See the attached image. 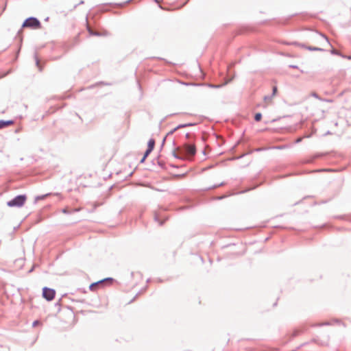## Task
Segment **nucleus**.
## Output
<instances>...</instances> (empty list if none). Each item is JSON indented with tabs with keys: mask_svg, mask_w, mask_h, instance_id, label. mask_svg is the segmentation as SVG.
I'll list each match as a JSON object with an SVG mask.
<instances>
[{
	"mask_svg": "<svg viewBox=\"0 0 351 351\" xmlns=\"http://www.w3.org/2000/svg\"><path fill=\"white\" fill-rule=\"evenodd\" d=\"M27 196L25 195H19L12 199L7 202V205L9 207H22L25 203Z\"/></svg>",
	"mask_w": 351,
	"mask_h": 351,
	"instance_id": "1",
	"label": "nucleus"
},
{
	"mask_svg": "<svg viewBox=\"0 0 351 351\" xmlns=\"http://www.w3.org/2000/svg\"><path fill=\"white\" fill-rule=\"evenodd\" d=\"M40 26V23L38 19L35 17H29L23 23V27L37 28Z\"/></svg>",
	"mask_w": 351,
	"mask_h": 351,
	"instance_id": "2",
	"label": "nucleus"
},
{
	"mask_svg": "<svg viewBox=\"0 0 351 351\" xmlns=\"http://www.w3.org/2000/svg\"><path fill=\"white\" fill-rule=\"evenodd\" d=\"M182 152L186 156H193L196 153V148L194 145L184 144Z\"/></svg>",
	"mask_w": 351,
	"mask_h": 351,
	"instance_id": "3",
	"label": "nucleus"
},
{
	"mask_svg": "<svg viewBox=\"0 0 351 351\" xmlns=\"http://www.w3.org/2000/svg\"><path fill=\"white\" fill-rule=\"evenodd\" d=\"M55 291L53 289L44 287L43 289V296L48 301L52 300L55 297Z\"/></svg>",
	"mask_w": 351,
	"mask_h": 351,
	"instance_id": "4",
	"label": "nucleus"
},
{
	"mask_svg": "<svg viewBox=\"0 0 351 351\" xmlns=\"http://www.w3.org/2000/svg\"><path fill=\"white\" fill-rule=\"evenodd\" d=\"M294 45L300 46L302 48L307 49L309 51H324V49L322 48L317 47H311V46L307 47L304 44L294 43Z\"/></svg>",
	"mask_w": 351,
	"mask_h": 351,
	"instance_id": "5",
	"label": "nucleus"
},
{
	"mask_svg": "<svg viewBox=\"0 0 351 351\" xmlns=\"http://www.w3.org/2000/svg\"><path fill=\"white\" fill-rule=\"evenodd\" d=\"M195 125L194 123H185V124H180V125H178L176 128H175L173 130H172L170 132H169L167 133V136L173 134L178 129L184 128L189 127V126H192V125Z\"/></svg>",
	"mask_w": 351,
	"mask_h": 351,
	"instance_id": "6",
	"label": "nucleus"
},
{
	"mask_svg": "<svg viewBox=\"0 0 351 351\" xmlns=\"http://www.w3.org/2000/svg\"><path fill=\"white\" fill-rule=\"evenodd\" d=\"M13 123H14V121L12 120H8V121L0 120V129L6 128L9 125H12Z\"/></svg>",
	"mask_w": 351,
	"mask_h": 351,
	"instance_id": "7",
	"label": "nucleus"
},
{
	"mask_svg": "<svg viewBox=\"0 0 351 351\" xmlns=\"http://www.w3.org/2000/svg\"><path fill=\"white\" fill-rule=\"evenodd\" d=\"M155 145V141L153 138H150L147 143V149L149 152H152Z\"/></svg>",
	"mask_w": 351,
	"mask_h": 351,
	"instance_id": "8",
	"label": "nucleus"
},
{
	"mask_svg": "<svg viewBox=\"0 0 351 351\" xmlns=\"http://www.w3.org/2000/svg\"><path fill=\"white\" fill-rule=\"evenodd\" d=\"M112 280V278H106L103 280H100L99 282H95V283H93L90 285L89 287V289L91 290V291H93L94 290V288L95 287H97L99 284H101L103 282L106 281V280Z\"/></svg>",
	"mask_w": 351,
	"mask_h": 351,
	"instance_id": "9",
	"label": "nucleus"
},
{
	"mask_svg": "<svg viewBox=\"0 0 351 351\" xmlns=\"http://www.w3.org/2000/svg\"><path fill=\"white\" fill-rule=\"evenodd\" d=\"M311 96H312V97H315V98H316V99H319V100H320V101H327V102H332V100H330V99H324L321 98V97H319V96L316 93H315V92H313V93H311Z\"/></svg>",
	"mask_w": 351,
	"mask_h": 351,
	"instance_id": "10",
	"label": "nucleus"
},
{
	"mask_svg": "<svg viewBox=\"0 0 351 351\" xmlns=\"http://www.w3.org/2000/svg\"><path fill=\"white\" fill-rule=\"evenodd\" d=\"M49 195H50V193H47V194H45V195H38V196H36L35 197V202H37L39 200H42V199H45L47 197H48Z\"/></svg>",
	"mask_w": 351,
	"mask_h": 351,
	"instance_id": "11",
	"label": "nucleus"
},
{
	"mask_svg": "<svg viewBox=\"0 0 351 351\" xmlns=\"http://www.w3.org/2000/svg\"><path fill=\"white\" fill-rule=\"evenodd\" d=\"M261 118H262V114L260 112L256 113L254 116V119L256 121H260L261 120Z\"/></svg>",
	"mask_w": 351,
	"mask_h": 351,
	"instance_id": "12",
	"label": "nucleus"
},
{
	"mask_svg": "<svg viewBox=\"0 0 351 351\" xmlns=\"http://www.w3.org/2000/svg\"><path fill=\"white\" fill-rule=\"evenodd\" d=\"M272 97H273L272 95H271V96H269V95L265 96L264 97V101L265 102H271V99H272Z\"/></svg>",
	"mask_w": 351,
	"mask_h": 351,
	"instance_id": "13",
	"label": "nucleus"
},
{
	"mask_svg": "<svg viewBox=\"0 0 351 351\" xmlns=\"http://www.w3.org/2000/svg\"><path fill=\"white\" fill-rule=\"evenodd\" d=\"M330 52L333 55H337V56H341V53L339 51H337V49H333L331 50Z\"/></svg>",
	"mask_w": 351,
	"mask_h": 351,
	"instance_id": "14",
	"label": "nucleus"
},
{
	"mask_svg": "<svg viewBox=\"0 0 351 351\" xmlns=\"http://www.w3.org/2000/svg\"><path fill=\"white\" fill-rule=\"evenodd\" d=\"M277 86H274L272 89V96L274 97L277 93Z\"/></svg>",
	"mask_w": 351,
	"mask_h": 351,
	"instance_id": "15",
	"label": "nucleus"
},
{
	"mask_svg": "<svg viewBox=\"0 0 351 351\" xmlns=\"http://www.w3.org/2000/svg\"><path fill=\"white\" fill-rule=\"evenodd\" d=\"M224 185V182H221L220 184H217V185H214L213 187H210V189H215L218 186H223Z\"/></svg>",
	"mask_w": 351,
	"mask_h": 351,
	"instance_id": "16",
	"label": "nucleus"
},
{
	"mask_svg": "<svg viewBox=\"0 0 351 351\" xmlns=\"http://www.w3.org/2000/svg\"><path fill=\"white\" fill-rule=\"evenodd\" d=\"M151 152H149V150H148V149H147V150L145 151V154H144V156H144V158H146L148 156V155H149Z\"/></svg>",
	"mask_w": 351,
	"mask_h": 351,
	"instance_id": "17",
	"label": "nucleus"
},
{
	"mask_svg": "<svg viewBox=\"0 0 351 351\" xmlns=\"http://www.w3.org/2000/svg\"><path fill=\"white\" fill-rule=\"evenodd\" d=\"M62 211L64 214H69V213H71V212L66 208H63Z\"/></svg>",
	"mask_w": 351,
	"mask_h": 351,
	"instance_id": "18",
	"label": "nucleus"
},
{
	"mask_svg": "<svg viewBox=\"0 0 351 351\" xmlns=\"http://www.w3.org/2000/svg\"><path fill=\"white\" fill-rule=\"evenodd\" d=\"M39 323H40V322H39V321L36 320V321H34V322H33L32 326H33L34 327H35V326H36L38 324H39Z\"/></svg>",
	"mask_w": 351,
	"mask_h": 351,
	"instance_id": "19",
	"label": "nucleus"
},
{
	"mask_svg": "<svg viewBox=\"0 0 351 351\" xmlns=\"http://www.w3.org/2000/svg\"><path fill=\"white\" fill-rule=\"evenodd\" d=\"M341 57L347 58L348 60H351V56H343V55L341 54Z\"/></svg>",
	"mask_w": 351,
	"mask_h": 351,
	"instance_id": "20",
	"label": "nucleus"
},
{
	"mask_svg": "<svg viewBox=\"0 0 351 351\" xmlns=\"http://www.w3.org/2000/svg\"><path fill=\"white\" fill-rule=\"evenodd\" d=\"M322 36L326 40V41L329 43L328 38L326 36H325L324 35H322Z\"/></svg>",
	"mask_w": 351,
	"mask_h": 351,
	"instance_id": "21",
	"label": "nucleus"
},
{
	"mask_svg": "<svg viewBox=\"0 0 351 351\" xmlns=\"http://www.w3.org/2000/svg\"><path fill=\"white\" fill-rule=\"evenodd\" d=\"M290 67L291 68H293V69H297L298 68V66H295V65H290Z\"/></svg>",
	"mask_w": 351,
	"mask_h": 351,
	"instance_id": "22",
	"label": "nucleus"
},
{
	"mask_svg": "<svg viewBox=\"0 0 351 351\" xmlns=\"http://www.w3.org/2000/svg\"><path fill=\"white\" fill-rule=\"evenodd\" d=\"M145 160V158H144V156H143V158L141 160V162H143Z\"/></svg>",
	"mask_w": 351,
	"mask_h": 351,
	"instance_id": "23",
	"label": "nucleus"
},
{
	"mask_svg": "<svg viewBox=\"0 0 351 351\" xmlns=\"http://www.w3.org/2000/svg\"><path fill=\"white\" fill-rule=\"evenodd\" d=\"M189 136H190V134H189V133H187V134H186V137L187 138H189Z\"/></svg>",
	"mask_w": 351,
	"mask_h": 351,
	"instance_id": "24",
	"label": "nucleus"
},
{
	"mask_svg": "<svg viewBox=\"0 0 351 351\" xmlns=\"http://www.w3.org/2000/svg\"><path fill=\"white\" fill-rule=\"evenodd\" d=\"M38 64H39L38 60L36 59V64L38 65Z\"/></svg>",
	"mask_w": 351,
	"mask_h": 351,
	"instance_id": "25",
	"label": "nucleus"
},
{
	"mask_svg": "<svg viewBox=\"0 0 351 351\" xmlns=\"http://www.w3.org/2000/svg\"><path fill=\"white\" fill-rule=\"evenodd\" d=\"M165 139H166V138H165L163 139L162 144H164V143H165Z\"/></svg>",
	"mask_w": 351,
	"mask_h": 351,
	"instance_id": "26",
	"label": "nucleus"
},
{
	"mask_svg": "<svg viewBox=\"0 0 351 351\" xmlns=\"http://www.w3.org/2000/svg\"><path fill=\"white\" fill-rule=\"evenodd\" d=\"M300 141H301V139H300V138H299V139H298V140H297V142L298 143V142H300Z\"/></svg>",
	"mask_w": 351,
	"mask_h": 351,
	"instance_id": "27",
	"label": "nucleus"
},
{
	"mask_svg": "<svg viewBox=\"0 0 351 351\" xmlns=\"http://www.w3.org/2000/svg\"><path fill=\"white\" fill-rule=\"evenodd\" d=\"M221 85L216 86L215 87H221Z\"/></svg>",
	"mask_w": 351,
	"mask_h": 351,
	"instance_id": "28",
	"label": "nucleus"
}]
</instances>
